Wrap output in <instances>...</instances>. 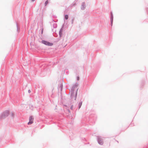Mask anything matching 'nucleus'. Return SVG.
I'll return each mask as SVG.
<instances>
[{"label": "nucleus", "mask_w": 148, "mask_h": 148, "mask_svg": "<svg viewBox=\"0 0 148 148\" xmlns=\"http://www.w3.org/2000/svg\"><path fill=\"white\" fill-rule=\"evenodd\" d=\"M12 116H13V113H12Z\"/></svg>", "instance_id": "ddd939ff"}, {"label": "nucleus", "mask_w": 148, "mask_h": 148, "mask_svg": "<svg viewBox=\"0 0 148 148\" xmlns=\"http://www.w3.org/2000/svg\"><path fill=\"white\" fill-rule=\"evenodd\" d=\"M62 87H63L62 85V84L61 85V89L62 88Z\"/></svg>", "instance_id": "9b49d317"}, {"label": "nucleus", "mask_w": 148, "mask_h": 148, "mask_svg": "<svg viewBox=\"0 0 148 148\" xmlns=\"http://www.w3.org/2000/svg\"><path fill=\"white\" fill-rule=\"evenodd\" d=\"M77 80H78L79 79V77L78 76L77 77Z\"/></svg>", "instance_id": "6e6552de"}, {"label": "nucleus", "mask_w": 148, "mask_h": 148, "mask_svg": "<svg viewBox=\"0 0 148 148\" xmlns=\"http://www.w3.org/2000/svg\"><path fill=\"white\" fill-rule=\"evenodd\" d=\"M35 0H32V1H34Z\"/></svg>", "instance_id": "f8f14e48"}, {"label": "nucleus", "mask_w": 148, "mask_h": 148, "mask_svg": "<svg viewBox=\"0 0 148 148\" xmlns=\"http://www.w3.org/2000/svg\"><path fill=\"white\" fill-rule=\"evenodd\" d=\"M48 3V1H46L45 2V5H46Z\"/></svg>", "instance_id": "423d86ee"}, {"label": "nucleus", "mask_w": 148, "mask_h": 148, "mask_svg": "<svg viewBox=\"0 0 148 148\" xmlns=\"http://www.w3.org/2000/svg\"><path fill=\"white\" fill-rule=\"evenodd\" d=\"M9 115V113L8 112H4V113L2 114L1 116V119H3L5 118V117L8 116Z\"/></svg>", "instance_id": "f03ea898"}, {"label": "nucleus", "mask_w": 148, "mask_h": 148, "mask_svg": "<svg viewBox=\"0 0 148 148\" xmlns=\"http://www.w3.org/2000/svg\"><path fill=\"white\" fill-rule=\"evenodd\" d=\"M98 141H99V144H100V145H101L103 144V142H102V141H101L100 142L99 140Z\"/></svg>", "instance_id": "39448f33"}, {"label": "nucleus", "mask_w": 148, "mask_h": 148, "mask_svg": "<svg viewBox=\"0 0 148 148\" xmlns=\"http://www.w3.org/2000/svg\"><path fill=\"white\" fill-rule=\"evenodd\" d=\"M68 18H69V16H68V15H65V18L66 19H68Z\"/></svg>", "instance_id": "20e7f679"}, {"label": "nucleus", "mask_w": 148, "mask_h": 148, "mask_svg": "<svg viewBox=\"0 0 148 148\" xmlns=\"http://www.w3.org/2000/svg\"><path fill=\"white\" fill-rule=\"evenodd\" d=\"M82 102L80 103L79 104V108L81 107V106L82 105Z\"/></svg>", "instance_id": "0eeeda50"}, {"label": "nucleus", "mask_w": 148, "mask_h": 148, "mask_svg": "<svg viewBox=\"0 0 148 148\" xmlns=\"http://www.w3.org/2000/svg\"><path fill=\"white\" fill-rule=\"evenodd\" d=\"M31 92V90H28V92H29V93H30Z\"/></svg>", "instance_id": "1a4fd4ad"}, {"label": "nucleus", "mask_w": 148, "mask_h": 148, "mask_svg": "<svg viewBox=\"0 0 148 148\" xmlns=\"http://www.w3.org/2000/svg\"><path fill=\"white\" fill-rule=\"evenodd\" d=\"M112 20H113V18H112Z\"/></svg>", "instance_id": "4468645a"}, {"label": "nucleus", "mask_w": 148, "mask_h": 148, "mask_svg": "<svg viewBox=\"0 0 148 148\" xmlns=\"http://www.w3.org/2000/svg\"><path fill=\"white\" fill-rule=\"evenodd\" d=\"M34 120V118L32 116H30L29 118V122L28 123V125H30L32 124L33 123Z\"/></svg>", "instance_id": "7ed1b4c3"}, {"label": "nucleus", "mask_w": 148, "mask_h": 148, "mask_svg": "<svg viewBox=\"0 0 148 148\" xmlns=\"http://www.w3.org/2000/svg\"><path fill=\"white\" fill-rule=\"evenodd\" d=\"M71 109H73V106H71Z\"/></svg>", "instance_id": "9d476101"}, {"label": "nucleus", "mask_w": 148, "mask_h": 148, "mask_svg": "<svg viewBox=\"0 0 148 148\" xmlns=\"http://www.w3.org/2000/svg\"><path fill=\"white\" fill-rule=\"evenodd\" d=\"M42 42L43 44L49 46H51L53 45V44L52 43L49 42L48 41L43 40L42 41Z\"/></svg>", "instance_id": "f257e3e1"}]
</instances>
